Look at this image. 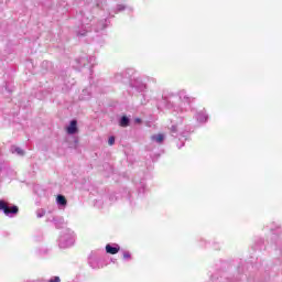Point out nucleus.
Segmentation results:
<instances>
[{"instance_id":"nucleus-25","label":"nucleus","mask_w":282,"mask_h":282,"mask_svg":"<svg viewBox=\"0 0 282 282\" xmlns=\"http://www.w3.org/2000/svg\"><path fill=\"white\" fill-rule=\"evenodd\" d=\"M134 122H135L137 124H140V122H142V119L137 118V119H134Z\"/></svg>"},{"instance_id":"nucleus-22","label":"nucleus","mask_w":282,"mask_h":282,"mask_svg":"<svg viewBox=\"0 0 282 282\" xmlns=\"http://www.w3.org/2000/svg\"><path fill=\"white\" fill-rule=\"evenodd\" d=\"M123 77H124L123 74H117V75L115 76L116 80H122Z\"/></svg>"},{"instance_id":"nucleus-26","label":"nucleus","mask_w":282,"mask_h":282,"mask_svg":"<svg viewBox=\"0 0 282 282\" xmlns=\"http://www.w3.org/2000/svg\"><path fill=\"white\" fill-rule=\"evenodd\" d=\"M184 147V144H182V145H178V149H182Z\"/></svg>"},{"instance_id":"nucleus-15","label":"nucleus","mask_w":282,"mask_h":282,"mask_svg":"<svg viewBox=\"0 0 282 282\" xmlns=\"http://www.w3.org/2000/svg\"><path fill=\"white\" fill-rule=\"evenodd\" d=\"M36 216L39 219H41V217H45V209H37Z\"/></svg>"},{"instance_id":"nucleus-13","label":"nucleus","mask_w":282,"mask_h":282,"mask_svg":"<svg viewBox=\"0 0 282 282\" xmlns=\"http://www.w3.org/2000/svg\"><path fill=\"white\" fill-rule=\"evenodd\" d=\"M129 122H130L129 117L123 116L120 119V127H129Z\"/></svg>"},{"instance_id":"nucleus-2","label":"nucleus","mask_w":282,"mask_h":282,"mask_svg":"<svg viewBox=\"0 0 282 282\" xmlns=\"http://www.w3.org/2000/svg\"><path fill=\"white\" fill-rule=\"evenodd\" d=\"M0 210H2L7 217L19 215V207L17 205L10 206L6 200H0Z\"/></svg>"},{"instance_id":"nucleus-16","label":"nucleus","mask_w":282,"mask_h":282,"mask_svg":"<svg viewBox=\"0 0 282 282\" xmlns=\"http://www.w3.org/2000/svg\"><path fill=\"white\" fill-rule=\"evenodd\" d=\"M80 61H82V63H85V61H88V63H94V61H96V57H94V56H91V57H89V58L84 57V58H82Z\"/></svg>"},{"instance_id":"nucleus-19","label":"nucleus","mask_w":282,"mask_h":282,"mask_svg":"<svg viewBox=\"0 0 282 282\" xmlns=\"http://www.w3.org/2000/svg\"><path fill=\"white\" fill-rule=\"evenodd\" d=\"M106 6H107V2H98L97 3V8H99L100 10H105Z\"/></svg>"},{"instance_id":"nucleus-9","label":"nucleus","mask_w":282,"mask_h":282,"mask_svg":"<svg viewBox=\"0 0 282 282\" xmlns=\"http://www.w3.org/2000/svg\"><path fill=\"white\" fill-rule=\"evenodd\" d=\"M196 120H197V122H200V123L207 122L208 115H206V112L200 111L196 115Z\"/></svg>"},{"instance_id":"nucleus-5","label":"nucleus","mask_w":282,"mask_h":282,"mask_svg":"<svg viewBox=\"0 0 282 282\" xmlns=\"http://www.w3.org/2000/svg\"><path fill=\"white\" fill-rule=\"evenodd\" d=\"M106 252L108 254H118V252H120V246H118V245H115V246L107 245L106 246Z\"/></svg>"},{"instance_id":"nucleus-24","label":"nucleus","mask_w":282,"mask_h":282,"mask_svg":"<svg viewBox=\"0 0 282 282\" xmlns=\"http://www.w3.org/2000/svg\"><path fill=\"white\" fill-rule=\"evenodd\" d=\"M48 282H61V278L54 276V278L51 279Z\"/></svg>"},{"instance_id":"nucleus-3","label":"nucleus","mask_w":282,"mask_h":282,"mask_svg":"<svg viewBox=\"0 0 282 282\" xmlns=\"http://www.w3.org/2000/svg\"><path fill=\"white\" fill-rule=\"evenodd\" d=\"M178 98L183 105H191V102L195 100L194 98L189 97L185 90L178 91Z\"/></svg>"},{"instance_id":"nucleus-20","label":"nucleus","mask_w":282,"mask_h":282,"mask_svg":"<svg viewBox=\"0 0 282 282\" xmlns=\"http://www.w3.org/2000/svg\"><path fill=\"white\" fill-rule=\"evenodd\" d=\"M127 7L124 4H118L117 6V12H122V10H126Z\"/></svg>"},{"instance_id":"nucleus-18","label":"nucleus","mask_w":282,"mask_h":282,"mask_svg":"<svg viewBox=\"0 0 282 282\" xmlns=\"http://www.w3.org/2000/svg\"><path fill=\"white\" fill-rule=\"evenodd\" d=\"M108 144H109L110 147H113V144H116V138H115V137H110V138L108 139Z\"/></svg>"},{"instance_id":"nucleus-12","label":"nucleus","mask_w":282,"mask_h":282,"mask_svg":"<svg viewBox=\"0 0 282 282\" xmlns=\"http://www.w3.org/2000/svg\"><path fill=\"white\" fill-rule=\"evenodd\" d=\"M56 200L58 206H67V198H65V196L58 195Z\"/></svg>"},{"instance_id":"nucleus-8","label":"nucleus","mask_w":282,"mask_h":282,"mask_svg":"<svg viewBox=\"0 0 282 282\" xmlns=\"http://www.w3.org/2000/svg\"><path fill=\"white\" fill-rule=\"evenodd\" d=\"M151 140H152V142H156V144H163L164 140H165V137L162 133L153 134L151 137Z\"/></svg>"},{"instance_id":"nucleus-1","label":"nucleus","mask_w":282,"mask_h":282,"mask_svg":"<svg viewBox=\"0 0 282 282\" xmlns=\"http://www.w3.org/2000/svg\"><path fill=\"white\" fill-rule=\"evenodd\" d=\"M74 231H72V229H65L59 236L58 246L59 248H72V246H74Z\"/></svg>"},{"instance_id":"nucleus-23","label":"nucleus","mask_w":282,"mask_h":282,"mask_svg":"<svg viewBox=\"0 0 282 282\" xmlns=\"http://www.w3.org/2000/svg\"><path fill=\"white\" fill-rule=\"evenodd\" d=\"M87 34V30H84L83 32H77V36H85Z\"/></svg>"},{"instance_id":"nucleus-7","label":"nucleus","mask_w":282,"mask_h":282,"mask_svg":"<svg viewBox=\"0 0 282 282\" xmlns=\"http://www.w3.org/2000/svg\"><path fill=\"white\" fill-rule=\"evenodd\" d=\"M107 28V19L100 20L95 25V32H102Z\"/></svg>"},{"instance_id":"nucleus-10","label":"nucleus","mask_w":282,"mask_h":282,"mask_svg":"<svg viewBox=\"0 0 282 282\" xmlns=\"http://www.w3.org/2000/svg\"><path fill=\"white\" fill-rule=\"evenodd\" d=\"M91 19H94V15L85 13L82 18L83 25H89V23H91Z\"/></svg>"},{"instance_id":"nucleus-17","label":"nucleus","mask_w":282,"mask_h":282,"mask_svg":"<svg viewBox=\"0 0 282 282\" xmlns=\"http://www.w3.org/2000/svg\"><path fill=\"white\" fill-rule=\"evenodd\" d=\"M170 131L172 133V135H175L177 133V126L173 124L171 128H170Z\"/></svg>"},{"instance_id":"nucleus-11","label":"nucleus","mask_w":282,"mask_h":282,"mask_svg":"<svg viewBox=\"0 0 282 282\" xmlns=\"http://www.w3.org/2000/svg\"><path fill=\"white\" fill-rule=\"evenodd\" d=\"M11 152L17 153V155H21V156L25 155V151H23V149L17 147V145L11 147Z\"/></svg>"},{"instance_id":"nucleus-6","label":"nucleus","mask_w":282,"mask_h":282,"mask_svg":"<svg viewBox=\"0 0 282 282\" xmlns=\"http://www.w3.org/2000/svg\"><path fill=\"white\" fill-rule=\"evenodd\" d=\"M53 221L55 224V228H57L58 230L61 228H65V226H66L65 218H63V217H54Z\"/></svg>"},{"instance_id":"nucleus-14","label":"nucleus","mask_w":282,"mask_h":282,"mask_svg":"<svg viewBox=\"0 0 282 282\" xmlns=\"http://www.w3.org/2000/svg\"><path fill=\"white\" fill-rule=\"evenodd\" d=\"M135 89H138V91H144V89H147V85L144 84H134Z\"/></svg>"},{"instance_id":"nucleus-21","label":"nucleus","mask_w":282,"mask_h":282,"mask_svg":"<svg viewBox=\"0 0 282 282\" xmlns=\"http://www.w3.org/2000/svg\"><path fill=\"white\" fill-rule=\"evenodd\" d=\"M123 259H131V253L129 251H124Z\"/></svg>"},{"instance_id":"nucleus-4","label":"nucleus","mask_w":282,"mask_h":282,"mask_svg":"<svg viewBox=\"0 0 282 282\" xmlns=\"http://www.w3.org/2000/svg\"><path fill=\"white\" fill-rule=\"evenodd\" d=\"M68 135H74L78 133V121L76 119L72 120L69 126L66 128Z\"/></svg>"}]
</instances>
